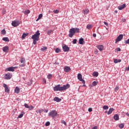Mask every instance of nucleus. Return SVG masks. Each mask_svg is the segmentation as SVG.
Instances as JSON below:
<instances>
[{"instance_id":"nucleus-44","label":"nucleus","mask_w":129,"mask_h":129,"mask_svg":"<svg viewBox=\"0 0 129 129\" xmlns=\"http://www.w3.org/2000/svg\"><path fill=\"white\" fill-rule=\"evenodd\" d=\"M49 125H50V122H49V121L46 122V123H45V126H49Z\"/></svg>"},{"instance_id":"nucleus-43","label":"nucleus","mask_w":129,"mask_h":129,"mask_svg":"<svg viewBox=\"0 0 129 129\" xmlns=\"http://www.w3.org/2000/svg\"><path fill=\"white\" fill-rule=\"evenodd\" d=\"M53 12L54 14H58L59 13V10H54Z\"/></svg>"},{"instance_id":"nucleus-33","label":"nucleus","mask_w":129,"mask_h":129,"mask_svg":"<svg viewBox=\"0 0 129 129\" xmlns=\"http://www.w3.org/2000/svg\"><path fill=\"white\" fill-rule=\"evenodd\" d=\"M47 79L50 80V79H52V77H53V75H52V74H49L48 76H47Z\"/></svg>"},{"instance_id":"nucleus-45","label":"nucleus","mask_w":129,"mask_h":129,"mask_svg":"<svg viewBox=\"0 0 129 129\" xmlns=\"http://www.w3.org/2000/svg\"><path fill=\"white\" fill-rule=\"evenodd\" d=\"M24 106H25V107H26V108H29V105H28V104H27V103H25L24 104Z\"/></svg>"},{"instance_id":"nucleus-47","label":"nucleus","mask_w":129,"mask_h":129,"mask_svg":"<svg viewBox=\"0 0 129 129\" xmlns=\"http://www.w3.org/2000/svg\"><path fill=\"white\" fill-rule=\"evenodd\" d=\"M121 21L123 22V23H124L125 22H126V19H124V18H122L121 19Z\"/></svg>"},{"instance_id":"nucleus-17","label":"nucleus","mask_w":129,"mask_h":129,"mask_svg":"<svg viewBox=\"0 0 129 129\" xmlns=\"http://www.w3.org/2000/svg\"><path fill=\"white\" fill-rule=\"evenodd\" d=\"M21 90L20 89V88L18 87H16L15 89V93H17L18 94V93H20V91Z\"/></svg>"},{"instance_id":"nucleus-16","label":"nucleus","mask_w":129,"mask_h":129,"mask_svg":"<svg viewBox=\"0 0 129 129\" xmlns=\"http://www.w3.org/2000/svg\"><path fill=\"white\" fill-rule=\"evenodd\" d=\"M53 100L54 101H56V102H60V101H61L62 100V99L59 98V97H55L53 99Z\"/></svg>"},{"instance_id":"nucleus-4","label":"nucleus","mask_w":129,"mask_h":129,"mask_svg":"<svg viewBox=\"0 0 129 129\" xmlns=\"http://www.w3.org/2000/svg\"><path fill=\"white\" fill-rule=\"evenodd\" d=\"M58 114V112L56 110H52L48 113V116L54 118Z\"/></svg>"},{"instance_id":"nucleus-20","label":"nucleus","mask_w":129,"mask_h":129,"mask_svg":"<svg viewBox=\"0 0 129 129\" xmlns=\"http://www.w3.org/2000/svg\"><path fill=\"white\" fill-rule=\"evenodd\" d=\"M113 118L115 120H118L119 119V116L118 114H115L114 115Z\"/></svg>"},{"instance_id":"nucleus-8","label":"nucleus","mask_w":129,"mask_h":129,"mask_svg":"<svg viewBox=\"0 0 129 129\" xmlns=\"http://www.w3.org/2000/svg\"><path fill=\"white\" fill-rule=\"evenodd\" d=\"M123 38V35H122V34L119 35V36L117 37V38L115 40V43H117V42L121 41V40H122Z\"/></svg>"},{"instance_id":"nucleus-41","label":"nucleus","mask_w":129,"mask_h":129,"mask_svg":"<svg viewBox=\"0 0 129 129\" xmlns=\"http://www.w3.org/2000/svg\"><path fill=\"white\" fill-rule=\"evenodd\" d=\"M28 108L29 110H33V109H34V106H33V105H31V106H29Z\"/></svg>"},{"instance_id":"nucleus-46","label":"nucleus","mask_w":129,"mask_h":129,"mask_svg":"<svg viewBox=\"0 0 129 129\" xmlns=\"http://www.w3.org/2000/svg\"><path fill=\"white\" fill-rule=\"evenodd\" d=\"M118 89H119V88L118 87H116L115 88V92H116L117 91H118Z\"/></svg>"},{"instance_id":"nucleus-12","label":"nucleus","mask_w":129,"mask_h":129,"mask_svg":"<svg viewBox=\"0 0 129 129\" xmlns=\"http://www.w3.org/2000/svg\"><path fill=\"white\" fill-rule=\"evenodd\" d=\"M64 72H69L70 71V70H71V69L70 68V67L66 66L64 67Z\"/></svg>"},{"instance_id":"nucleus-5","label":"nucleus","mask_w":129,"mask_h":129,"mask_svg":"<svg viewBox=\"0 0 129 129\" xmlns=\"http://www.w3.org/2000/svg\"><path fill=\"white\" fill-rule=\"evenodd\" d=\"M20 62L21 63V64L19 66L20 68H22V67L26 66V59L25 58L21 57L20 59Z\"/></svg>"},{"instance_id":"nucleus-55","label":"nucleus","mask_w":129,"mask_h":129,"mask_svg":"<svg viewBox=\"0 0 129 129\" xmlns=\"http://www.w3.org/2000/svg\"><path fill=\"white\" fill-rule=\"evenodd\" d=\"M43 111L44 112H45L46 113H47V112H48V109H47V110H43Z\"/></svg>"},{"instance_id":"nucleus-18","label":"nucleus","mask_w":129,"mask_h":129,"mask_svg":"<svg viewBox=\"0 0 129 129\" xmlns=\"http://www.w3.org/2000/svg\"><path fill=\"white\" fill-rule=\"evenodd\" d=\"M84 39L83 38H80L79 39V43L80 45H83V44H84Z\"/></svg>"},{"instance_id":"nucleus-6","label":"nucleus","mask_w":129,"mask_h":129,"mask_svg":"<svg viewBox=\"0 0 129 129\" xmlns=\"http://www.w3.org/2000/svg\"><path fill=\"white\" fill-rule=\"evenodd\" d=\"M62 50L63 52H69V50H70V49L68 46L66 44H63L62 45Z\"/></svg>"},{"instance_id":"nucleus-56","label":"nucleus","mask_w":129,"mask_h":129,"mask_svg":"<svg viewBox=\"0 0 129 129\" xmlns=\"http://www.w3.org/2000/svg\"><path fill=\"white\" fill-rule=\"evenodd\" d=\"M125 70H126V71H129V67H127V68H126Z\"/></svg>"},{"instance_id":"nucleus-27","label":"nucleus","mask_w":129,"mask_h":129,"mask_svg":"<svg viewBox=\"0 0 129 129\" xmlns=\"http://www.w3.org/2000/svg\"><path fill=\"white\" fill-rule=\"evenodd\" d=\"M23 13L24 14H25V15H28V14H30V10H26L25 11H24Z\"/></svg>"},{"instance_id":"nucleus-36","label":"nucleus","mask_w":129,"mask_h":129,"mask_svg":"<svg viewBox=\"0 0 129 129\" xmlns=\"http://www.w3.org/2000/svg\"><path fill=\"white\" fill-rule=\"evenodd\" d=\"M120 51H121V49L119 47L116 48L115 50V52H120Z\"/></svg>"},{"instance_id":"nucleus-49","label":"nucleus","mask_w":129,"mask_h":129,"mask_svg":"<svg viewBox=\"0 0 129 129\" xmlns=\"http://www.w3.org/2000/svg\"><path fill=\"white\" fill-rule=\"evenodd\" d=\"M43 82L45 84H46L47 83V81L45 80V79H43Z\"/></svg>"},{"instance_id":"nucleus-57","label":"nucleus","mask_w":129,"mask_h":129,"mask_svg":"<svg viewBox=\"0 0 129 129\" xmlns=\"http://www.w3.org/2000/svg\"><path fill=\"white\" fill-rule=\"evenodd\" d=\"M32 85V82H30V83H28V85Z\"/></svg>"},{"instance_id":"nucleus-51","label":"nucleus","mask_w":129,"mask_h":129,"mask_svg":"<svg viewBox=\"0 0 129 129\" xmlns=\"http://www.w3.org/2000/svg\"><path fill=\"white\" fill-rule=\"evenodd\" d=\"M88 111L91 112V111H92V108H89Z\"/></svg>"},{"instance_id":"nucleus-61","label":"nucleus","mask_w":129,"mask_h":129,"mask_svg":"<svg viewBox=\"0 0 129 129\" xmlns=\"http://www.w3.org/2000/svg\"><path fill=\"white\" fill-rule=\"evenodd\" d=\"M105 113H106L107 112V111H105Z\"/></svg>"},{"instance_id":"nucleus-7","label":"nucleus","mask_w":129,"mask_h":129,"mask_svg":"<svg viewBox=\"0 0 129 129\" xmlns=\"http://www.w3.org/2000/svg\"><path fill=\"white\" fill-rule=\"evenodd\" d=\"M20 24H21L20 21L17 20L14 21L12 22V25L13 27H18Z\"/></svg>"},{"instance_id":"nucleus-21","label":"nucleus","mask_w":129,"mask_h":129,"mask_svg":"<svg viewBox=\"0 0 129 129\" xmlns=\"http://www.w3.org/2000/svg\"><path fill=\"white\" fill-rule=\"evenodd\" d=\"M4 52H8L9 51V46H5L3 47Z\"/></svg>"},{"instance_id":"nucleus-38","label":"nucleus","mask_w":129,"mask_h":129,"mask_svg":"<svg viewBox=\"0 0 129 129\" xmlns=\"http://www.w3.org/2000/svg\"><path fill=\"white\" fill-rule=\"evenodd\" d=\"M6 30L3 29L2 32H1V34H2V35H6Z\"/></svg>"},{"instance_id":"nucleus-15","label":"nucleus","mask_w":129,"mask_h":129,"mask_svg":"<svg viewBox=\"0 0 129 129\" xmlns=\"http://www.w3.org/2000/svg\"><path fill=\"white\" fill-rule=\"evenodd\" d=\"M15 67H11L7 68V71H11L12 72H14V71H15Z\"/></svg>"},{"instance_id":"nucleus-37","label":"nucleus","mask_w":129,"mask_h":129,"mask_svg":"<svg viewBox=\"0 0 129 129\" xmlns=\"http://www.w3.org/2000/svg\"><path fill=\"white\" fill-rule=\"evenodd\" d=\"M103 109H104L105 110L106 109H108V106H107V105L103 106Z\"/></svg>"},{"instance_id":"nucleus-50","label":"nucleus","mask_w":129,"mask_h":129,"mask_svg":"<svg viewBox=\"0 0 129 129\" xmlns=\"http://www.w3.org/2000/svg\"><path fill=\"white\" fill-rule=\"evenodd\" d=\"M125 44H129V39L125 41Z\"/></svg>"},{"instance_id":"nucleus-35","label":"nucleus","mask_w":129,"mask_h":129,"mask_svg":"<svg viewBox=\"0 0 129 129\" xmlns=\"http://www.w3.org/2000/svg\"><path fill=\"white\" fill-rule=\"evenodd\" d=\"M52 33H53V30H48L47 32V35H51V34H52Z\"/></svg>"},{"instance_id":"nucleus-22","label":"nucleus","mask_w":129,"mask_h":129,"mask_svg":"<svg viewBox=\"0 0 129 129\" xmlns=\"http://www.w3.org/2000/svg\"><path fill=\"white\" fill-rule=\"evenodd\" d=\"M113 61H114V63H119L121 62V59H114Z\"/></svg>"},{"instance_id":"nucleus-52","label":"nucleus","mask_w":129,"mask_h":129,"mask_svg":"<svg viewBox=\"0 0 129 129\" xmlns=\"http://www.w3.org/2000/svg\"><path fill=\"white\" fill-rule=\"evenodd\" d=\"M104 25H105V26H108V23H107L106 22H104Z\"/></svg>"},{"instance_id":"nucleus-48","label":"nucleus","mask_w":129,"mask_h":129,"mask_svg":"<svg viewBox=\"0 0 129 129\" xmlns=\"http://www.w3.org/2000/svg\"><path fill=\"white\" fill-rule=\"evenodd\" d=\"M61 123H63V124H64V125H66V124H67V123H66V122L64 120H61Z\"/></svg>"},{"instance_id":"nucleus-10","label":"nucleus","mask_w":129,"mask_h":129,"mask_svg":"<svg viewBox=\"0 0 129 129\" xmlns=\"http://www.w3.org/2000/svg\"><path fill=\"white\" fill-rule=\"evenodd\" d=\"M77 77L78 80L81 81V82H82V83H85V81L83 80V79H82V75H81V74H78Z\"/></svg>"},{"instance_id":"nucleus-54","label":"nucleus","mask_w":129,"mask_h":129,"mask_svg":"<svg viewBox=\"0 0 129 129\" xmlns=\"http://www.w3.org/2000/svg\"><path fill=\"white\" fill-rule=\"evenodd\" d=\"M97 128H98L97 126H95L92 129H97Z\"/></svg>"},{"instance_id":"nucleus-19","label":"nucleus","mask_w":129,"mask_h":129,"mask_svg":"<svg viewBox=\"0 0 129 129\" xmlns=\"http://www.w3.org/2000/svg\"><path fill=\"white\" fill-rule=\"evenodd\" d=\"M114 110V109H113V108H110L109 109V111L107 112V114L108 115L111 114V113H112V111H113Z\"/></svg>"},{"instance_id":"nucleus-14","label":"nucleus","mask_w":129,"mask_h":129,"mask_svg":"<svg viewBox=\"0 0 129 129\" xmlns=\"http://www.w3.org/2000/svg\"><path fill=\"white\" fill-rule=\"evenodd\" d=\"M125 6H126L125 4H123L122 5L119 6L118 7V9L120 11H121V10H123V9H124V8H125Z\"/></svg>"},{"instance_id":"nucleus-60","label":"nucleus","mask_w":129,"mask_h":129,"mask_svg":"<svg viewBox=\"0 0 129 129\" xmlns=\"http://www.w3.org/2000/svg\"><path fill=\"white\" fill-rule=\"evenodd\" d=\"M39 19H38V18L36 20V22H37L38 20H39Z\"/></svg>"},{"instance_id":"nucleus-42","label":"nucleus","mask_w":129,"mask_h":129,"mask_svg":"<svg viewBox=\"0 0 129 129\" xmlns=\"http://www.w3.org/2000/svg\"><path fill=\"white\" fill-rule=\"evenodd\" d=\"M76 43H77V39H74L73 41V44H76Z\"/></svg>"},{"instance_id":"nucleus-2","label":"nucleus","mask_w":129,"mask_h":129,"mask_svg":"<svg viewBox=\"0 0 129 129\" xmlns=\"http://www.w3.org/2000/svg\"><path fill=\"white\" fill-rule=\"evenodd\" d=\"M40 31L38 30L34 35L32 36L31 39L33 40V44L34 45H36L37 44V41H39L40 40Z\"/></svg>"},{"instance_id":"nucleus-13","label":"nucleus","mask_w":129,"mask_h":129,"mask_svg":"<svg viewBox=\"0 0 129 129\" xmlns=\"http://www.w3.org/2000/svg\"><path fill=\"white\" fill-rule=\"evenodd\" d=\"M97 48L99 51H102L103 50L104 47L102 45H99L97 46Z\"/></svg>"},{"instance_id":"nucleus-11","label":"nucleus","mask_w":129,"mask_h":129,"mask_svg":"<svg viewBox=\"0 0 129 129\" xmlns=\"http://www.w3.org/2000/svg\"><path fill=\"white\" fill-rule=\"evenodd\" d=\"M3 87H4L5 89V92H7V93H9V92H10V89H9V86H8V85L6 84H3Z\"/></svg>"},{"instance_id":"nucleus-30","label":"nucleus","mask_w":129,"mask_h":129,"mask_svg":"<svg viewBox=\"0 0 129 129\" xmlns=\"http://www.w3.org/2000/svg\"><path fill=\"white\" fill-rule=\"evenodd\" d=\"M37 113H42V112H43V111H44V110L43 109H39L37 111H36Z\"/></svg>"},{"instance_id":"nucleus-39","label":"nucleus","mask_w":129,"mask_h":129,"mask_svg":"<svg viewBox=\"0 0 129 129\" xmlns=\"http://www.w3.org/2000/svg\"><path fill=\"white\" fill-rule=\"evenodd\" d=\"M23 116H24V114L21 113L18 116V118H22Z\"/></svg>"},{"instance_id":"nucleus-58","label":"nucleus","mask_w":129,"mask_h":129,"mask_svg":"<svg viewBox=\"0 0 129 129\" xmlns=\"http://www.w3.org/2000/svg\"><path fill=\"white\" fill-rule=\"evenodd\" d=\"M83 83V86H86L85 85V83Z\"/></svg>"},{"instance_id":"nucleus-53","label":"nucleus","mask_w":129,"mask_h":129,"mask_svg":"<svg viewBox=\"0 0 129 129\" xmlns=\"http://www.w3.org/2000/svg\"><path fill=\"white\" fill-rule=\"evenodd\" d=\"M93 37H94V38H96V34L93 33Z\"/></svg>"},{"instance_id":"nucleus-23","label":"nucleus","mask_w":129,"mask_h":129,"mask_svg":"<svg viewBox=\"0 0 129 129\" xmlns=\"http://www.w3.org/2000/svg\"><path fill=\"white\" fill-rule=\"evenodd\" d=\"M92 28H93V26H92V25L88 24V25H87V29H88V30H91Z\"/></svg>"},{"instance_id":"nucleus-26","label":"nucleus","mask_w":129,"mask_h":129,"mask_svg":"<svg viewBox=\"0 0 129 129\" xmlns=\"http://www.w3.org/2000/svg\"><path fill=\"white\" fill-rule=\"evenodd\" d=\"M47 48L46 46H43L42 48H41L40 50L42 52H44V51H46Z\"/></svg>"},{"instance_id":"nucleus-24","label":"nucleus","mask_w":129,"mask_h":129,"mask_svg":"<svg viewBox=\"0 0 129 129\" xmlns=\"http://www.w3.org/2000/svg\"><path fill=\"white\" fill-rule=\"evenodd\" d=\"M92 75L94 76V77H97V76H98V72H94L93 73Z\"/></svg>"},{"instance_id":"nucleus-29","label":"nucleus","mask_w":129,"mask_h":129,"mask_svg":"<svg viewBox=\"0 0 129 129\" xmlns=\"http://www.w3.org/2000/svg\"><path fill=\"white\" fill-rule=\"evenodd\" d=\"M97 84H98V82L94 81V82L92 83V85H93V86H96V85H97Z\"/></svg>"},{"instance_id":"nucleus-3","label":"nucleus","mask_w":129,"mask_h":129,"mask_svg":"<svg viewBox=\"0 0 129 129\" xmlns=\"http://www.w3.org/2000/svg\"><path fill=\"white\" fill-rule=\"evenodd\" d=\"M79 32V28H71L70 29L69 31V37L70 38H72L74 35H75L76 33H78Z\"/></svg>"},{"instance_id":"nucleus-34","label":"nucleus","mask_w":129,"mask_h":129,"mask_svg":"<svg viewBox=\"0 0 129 129\" xmlns=\"http://www.w3.org/2000/svg\"><path fill=\"white\" fill-rule=\"evenodd\" d=\"M28 36V34H26V33H23L22 36V39H25V38H26V37Z\"/></svg>"},{"instance_id":"nucleus-59","label":"nucleus","mask_w":129,"mask_h":129,"mask_svg":"<svg viewBox=\"0 0 129 129\" xmlns=\"http://www.w3.org/2000/svg\"><path fill=\"white\" fill-rule=\"evenodd\" d=\"M126 115H127V116H129V113H128V112H127V113H126Z\"/></svg>"},{"instance_id":"nucleus-31","label":"nucleus","mask_w":129,"mask_h":129,"mask_svg":"<svg viewBox=\"0 0 129 129\" xmlns=\"http://www.w3.org/2000/svg\"><path fill=\"white\" fill-rule=\"evenodd\" d=\"M61 52V49L59 48H57L55 49V53H60Z\"/></svg>"},{"instance_id":"nucleus-32","label":"nucleus","mask_w":129,"mask_h":129,"mask_svg":"<svg viewBox=\"0 0 129 129\" xmlns=\"http://www.w3.org/2000/svg\"><path fill=\"white\" fill-rule=\"evenodd\" d=\"M119 127L120 128H123L124 127V123H121L119 125Z\"/></svg>"},{"instance_id":"nucleus-40","label":"nucleus","mask_w":129,"mask_h":129,"mask_svg":"<svg viewBox=\"0 0 129 129\" xmlns=\"http://www.w3.org/2000/svg\"><path fill=\"white\" fill-rule=\"evenodd\" d=\"M43 17V14H39V16H38V19H42V17Z\"/></svg>"},{"instance_id":"nucleus-1","label":"nucleus","mask_w":129,"mask_h":129,"mask_svg":"<svg viewBox=\"0 0 129 129\" xmlns=\"http://www.w3.org/2000/svg\"><path fill=\"white\" fill-rule=\"evenodd\" d=\"M70 88V85H69V84H67V85H64L62 87H60V85H58L54 87L53 90L54 91H62L63 90H66V89H68V88Z\"/></svg>"},{"instance_id":"nucleus-28","label":"nucleus","mask_w":129,"mask_h":129,"mask_svg":"<svg viewBox=\"0 0 129 129\" xmlns=\"http://www.w3.org/2000/svg\"><path fill=\"white\" fill-rule=\"evenodd\" d=\"M83 12H84V14H86V15H87V14L89 13V10L85 9L83 11Z\"/></svg>"},{"instance_id":"nucleus-9","label":"nucleus","mask_w":129,"mask_h":129,"mask_svg":"<svg viewBox=\"0 0 129 129\" xmlns=\"http://www.w3.org/2000/svg\"><path fill=\"white\" fill-rule=\"evenodd\" d=\"M13 75H12V74L8 73L7 74L5 75V79H7V80H9L12 78Z\"/></svg>"},{"instance_id":"nucleus-25","label":"nucleus","mask_w":129,"mask_h":129,"mask_svg":"<svg viewBox=\"0 0 129 129\" xmlns=\"http://www.w3.org/2000/svg\"><path fill=\"white\" fill-rule=\"evenodd\" d=\"M3 41H5V42H10V39H9V38L8 37H4L2 39Z\"/></svg>"}]
</instances>
